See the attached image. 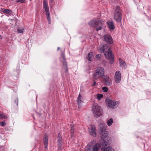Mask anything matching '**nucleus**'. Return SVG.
<instances>
[{"label": "nucleus", "instance_id": "18", "mask_svg": "<svg viewBox=\"0 0 151 151\" xmlns=\"http://www.w3.org/2000/svg\"><path fill=\"white\" fill-rule=\"evenodd\" d=\"M48 137L47 136L45 137L43 139L45 147L46 148H47L48 145Z\"/></svg>", "mask_w": 151, "mask_h": 151}, {"label": "nucleus", "instance_id": "35", "mask_svg": "<svg viewBox=\"0 0 151 151\" xmlns=\"http://www.w3.org/2000/svg\"><path fill=\"white\" fill-rule=\"evenodd\" d=\"M93 81H94V82L93 84L92 85V86H96V82L95 81H94V80H93Z\"/></svg>", "mask_w": 151, "mask_h": 151}, {"label": "nucleus", "instance_id": "24", "mask_svg": "<svg viewBox=\"0 0 151 151\" xmlns=\"http://www.w3.org/2000/svg\"><path fill=\"white\" fill-rule=\"evenodd\" d=\"M113 123V119L112 118H110L109 120H108L107 122V125L109 126H110Z\"/></svg>", "mask_w": 151, "mask_h": 151}, {"label": "nucleus", "instance_id": "7", "mask_svg": "<svg viewBox=\"0 0 151 151\" xmlns=\"http://www.w3.org/2000/svg\"><path fill=\"white\" fill-rule=\"evenodd\" d=\"M114 18L117 22H121L122 19L121 10L119 6L116 7L114 11Z\"/></svg>", "mask_w": 151, "mask_h": 151}, {"label": "nucleus", "instance_id": "20", "mask_svg": "<svg viewBox=\"0 0 151 151\" xmlns=\"http://www.w3.org/2000/svg\"><path fill=\"white\" fill-rule=\"evenodd\" d=\"M87 58L89 61H92L94 59V56L92 52H90L88 54Z\"/></svg>", "mask_w": 151, "mask_h": 151}, {"label": "nucleus", "instance_id": "10", "mask_svg": "<svg viewBox=\"0 0 151 151\" xmlns=\"http://www.w3.org/2000/svg\"><path fill=\"white\" fill-rule=\"evenodd\" d=\"M61 59L62 60L63 69L65 70V72H67L68 71L67 63L65 60V55L63 53H62Z\"/></svg>", "mask_w": 151, "mask_h": 151}, {"label": "nucleus", "instance_id": "4", "mask_svg": "<svg viewBox=\"0 0 151 151\" xmlns=\"http://www.w3.org/2000/svg\"><path fill=\"white\" fill-rule=\"evenodd\" d=\"M104 74V68L102 67H99L93 74V76L95 79H97L102 78Z\"/></svg>", "mask_w": 151, "mask_h": 151}, {"label": "nucleus", "instance_id": "38", "mask_svg": "<svg viewBox=\"0 0 151 151\" xmlns=\"http://www.w3.org/2000/svg\"><path fill=\"white\" fill-rule=\"evenodd\" d=\"M59 49H60V48L59 47H58V50H59Z\"/></svg>", "mask_w": 151, "mask_h": 151}, {"label": "nucleus", "instance_id": "26", "mask_svg": "<svg viewBox=\"0 0 151 151\" xmlns=\"http://www.w3.org/2000/svg\"><path fill=\"white\" fill-rule=\"evenodd\" d=\"M62 137L59 134L58 137V142H62Z\"/></svg>", "mask_w": 151, "mask_h": 151}, {"label": "nucleus", "instance_id": "21", "mask_svg": "<svg viewBox=\"0 0 151 151\" xmlns=\"http://www.w3.org/2000/svg\"><path fill=\"white\" fill-rule=\"evenodd\" d=\"M119 62L121 66L124 67L126 65L125 62L120 58L119 59Z\"/></svg>", "mask_w": 151, "mask_h": 151}, {"label": "nucleus", "instance_id": "6", "mask_svg": "<svg viewBox=\"0 0 151 151\" xmlns=\"http://www.w3.org/2000/svg\"><path fill=\"white\" fill-rule=\"evenodd\" d=\"M86 147L87 150L89 151H99L101 148V145L99 143L93 144L92 142H90Z\"/></svg>", "mask_w": 151, "mask_h": 151}, {"label": "nucleus", "instance_id": "8", "mask_svg": "<svg viewBox=\"0 0 151 151\" xmlns=\"http://www.w3.org/2000/svg\"><path fill=\"white\" fill-rule=\"evenodd\" d=\"M106 102L108 106L112 108H115L118 105V102L113 100L107 99L106 100Z\"/></svg>", "mask_w": 151, "mask_h": 151}, {"label": "nucleus", "instance_id": "27", "mask_svg": "<svg viewBox=\"0 0 151 151\" xmlns=\"http://www.w3.org/2000/svg\"><path fill=\"white\" fill-rule=\"evenodd\" d=\"M103 97V95L102 94H98L97 95V98L99 100H100Z\"/></svg>", "mask_w": 151, "mask_h": 151}, {"label": "nucleus", "instance_id": "37", "mask_svg": "<svg viewBox=\"0 0 151 151\" xmlns=\"http://www.w3.org/2000/svg\"><path fill=\"white\" fill-rule=\"evenodd\" d=\"M2 37L1 35H0V39H2Z\"/></svg>", "mask_w": 151, "mask_h": 151}, {"label": "nucleus", "instance_id": "17", "mask_svg": "<svg viewBox=\"0 0 151 151\" xmlns=\"http://www.w3.org/2000/svg\"><path fill=\"white\" fill-rule=\"evenodd\" d=\"M107 25L109 28L110 29H114V26L112 21H109L107 22Z\"/></svg>", "mask_w": 151, "mask_h": 151}, {"label": "nucleus", "instance_id": "16", "mask_svg": "<svg viewBox=\"0 0 151 151\" xmlns=\"http://www.w3.org/2000/svg\"><path fill=\"white\" fill-rule=\"evenodd\" d=\"M43 6L46 12H49L48 3L47 1H43Z\"/></svg>", "mask_w": 151, "mask_h": 151}, {"label": "nucleus", "instance_id": "11", "mask_svg": "<svg viewBox=\"0 0 151 151\" xmlns=\"http://www.w3.org/2000/svg\"><path fill=\"white\" fill-rule=\"evenodd\" d=\"M121 75L120 72L117 71L116 72L114 76V80L116 83H119L121 81Z\"/></svg>", "mask_w": 151, "mask_h": 151}, {"label": "nucleus", "instance_id": "30", "mask_svg": "<svg viewBox=\"0 0 151 151\" xmlns=\"http://www.w3.org/2000/svg\"><path fill=\"white\" fill-rule=\"evenodd\" d=\"M101 55L99 54H97L96 56V58L99 60L101 59Z\"/></svg>", "mask_w": 151, "mask_h": 151}, {"label": "nucleus", "instance_id": "9", "mask_svg": "<svg viewBox=\"0 0 151 151\" xmlns=\"http://www.w3.org/2000/svg\"><path fill=\"white\" fill-rule=\"evenodd\" d=\"M107 143L104 142L103 144V147L101 148V151H114V150L107 144Z\"/></svg>", "mask_w": 151, "mask_h": 151}, {"label": "nucleus", "instance_id": "22", "mask_svg": "<svg viewBox=\"0 0 151 151\" xmlns=\"http://www.w3.org/2000/svg\"><path fill=\"white\" fill-rule=\"evenodd\" d=\"M46 15L47 16V19L48 22V23L49 24H50L51 23V20H50V12H46Z\"/></svg>", "mask_w": 151, "mask_h": 151}, {"label": "nucleus", "instance_id": "12", "mask_svg": "<svg viewBox=\"0 0 151 151\" xmlns=\"http://www.w3.org/2000/svg\"><path fill=\"white\" fill-rule=\"evenodd\" d=\"M88 131L90 134L94 137L96 135V127L94 125H91L88 128Z\"/></svg>", "mask_w": 151, "mask_h": 151}, {"label": "nucleus", "instance_id": "19", "mask_svg": "<svg viewBox=\"0 0 151 151\" xmlns=\"http://www.w3.org/2000/svg\"><path fill=\"white\" fill-rule=\"evenodd\" d=\"M1 12L7 14H10L12 13L11 10L8 9H1Z\"/></svg>", "mask_w": 151, "mask_h": 151}, {"label": "nucleus", "instance_id": "31", "mask_svg": "<svg viewBox=\"0 0 151 151\" xmlns=\"http://www.w3.org/2000/svg\"><path fill=\"white\" fill-rule=\"evenodd\" d=\"M59 149H61L62 146V142H58Z\"/></svg>", "mask_w": 151, "mask_h": 151}, {"label": "nucleus", "instance_id": "1", "mask_svg": "<svg viewBox=\"0 0 151 151\" xmlns=\"http://www.w3.org/2000/svg\"><path fill=\"white\" fill-rule=\"evenodd\" d=\"M99 51L100 52H103L106 58L110 60V64L113 63L114 61V55H113L109 45H104L103 47H99Z\"/></svg>", "mask_w": 151, "mask_h": 151}, {"label": "nucleus", "instance_id": "2", "mask_svg": "<svg viewBox=\"0 0 151 151\" xmlns=\"http://www.w3.org/2000/svg\"><path fill=\"white\" fill-rule=\"evenodd\" d=\"M104 23V21L100 19H93L88 23L89 25L92 27H94L97 31L102 29Z\"/></svg>", "mask_w": 151, "mask_h": 151}, {"label": "nucleus", "instance_id": "13", "mask_svg": "<svg viewBox=\"0 0 151 151\" xmlns=\"http://www.w3.org/2000/svg\"><path fill=\"white\" fill-rule=\"evenodd\" d=\"M104 41L108 44H111L113 42L112 37L109 35H105L104 36Z\"/></svg>", "mask_w": 151, "mask_h": 151}, {"label": "nucleus", "instance_id": "23", "mask_svg": "<svg viewBox=\"0 0 151 151\" xmlns=\"http://www.w3.org/2000/svg\"><path fill=\"white\" fill-rule=\"evenodd\" d=\"M71 129L70 130V132L71 133V136H73L75 132V128L73 126H72V124L71 125Z\"/></svg>", "mask_w": 151, "mask_h": 151}, {"label": "nucleus", "instance_id": "3", "mask_svg": "<svg viewBox=\"0 0 151 151\" xmlns=\"http://www.w3.org/2000/svg\"><path fill=\"white\" fill-rule=\"evenodd\" d=\"M92 111L94 116L96 117H100L103 114V111L101 108L96 104H95L93 105Z\"/></svg>", "mask_w": 151, "mask_h": 151}, {"label": "nucleus", "instance_id": "25", "mask_svg": "<svg viewBox=\"0 0 151 151\" xmlns=\"http://www.w3.org/2000/svg\"><path fill=\"white\" fill-rule=\"evenodd\" d=\"M7 117L5 115L0 113V118L2 119H6Z\"/></svg>", "mask_w": 151, "mask_h": 151}, {"label": "nucleus", "instance_id": "15", "mask_svg": "<svg viewBox=\"0 0 151 151\" xmlns=\"http://www.w3.org/2000/svg\"><path fill=\"white\" fill-rule=\"evenodd\" d=\"M77 101L78 104V107H80L81 106L83 103V97L80 94H79L77 98Z\"/></svg>", "mask_w": 151, "mask_h": 151}, {"label": "nucleus", "instance_id": "36", "mask_svg": "<svg viewBox=\"0 0 151 151\" xmlns=\"http://www.w3.org/2000/svg\"><path fill=\"white\" fill-rule=\"evenodd\" d=\"M53 0H49L50 4V3H52L53 1Z\"/></svg>", "mask_w": 151, "mask_h": 151}, {"label": "nucleus", "instance_id": "14", "mask_svg": "<svg viewBox=\"0 0 151 151\" xmlns=\"http://www.w3.org/2000/svg\"><path fill=\"white\" fill-rule=\"evenodd\" d=\"M104 83L106 86H111L112 83V81L110 78L107 76L104 77Z\"/></svg>", "mask_w": 151, "mask_h": 151}, {"label": "nucleus", "instance_id": "34", "mask_svg": "<svg viewBox=\"0 0 151 151\" xmlns=\"http://www.w3.org/2000/svg\"><path fill=\"white\" fill-rule=\"evenodd\" d=\"M15 102L17 106L18 105V98H17L16 100H15Z\"/></svg>", "mask_w": 151, "mask_h": 151}, {"label": "nucleus", "instance_id": "29", "mask_svg": "<svg viewBox=\"0 0 151 151\" xmlns=\"http://www.w3.org/2000/svg\"><path fill=\"white\" fill-rule=\"evenodd\" d=\"M24 29H20L18 28L17 29V31L18 33H23L24 31Z\"/></svg>", "mask_w": 151, "mask_h": 151}, {"label": "nucleus", "instance_id": "5", "mask_svg": "<svg viewBox=\"0 0 151 151\" xmlns=\"http://www.w3.org/2000/svg\"><path fill=\"white\" fill-rule=\"evenodd\" d=\"M106 125L104 123H101L99 127L101 137L103 140L108 136L107 132L106 131Z\"/></svg>", "mask_w": 151, "mask_h": 151}, {"label": "nucleus", "instance_id": "33", "mask_svg": "<svg viewBox=\"0 0 151 151\" xmlns=\"http://www.w3.org/2000/svg\"><path fill=\"white\" fill-rule=\"evenodd\" d=\"M0 124L1 126H4L5 125L6 123L4 121H2L0 122Z\"/></svg>", "mask_w": 151, "mask_h": 151}, {"label": "nucleus", "instance_id": "28", "mask_svg": "<svg viewBox=\"0 0 151 151\" xmlns=\"http://www.w3.org/2000/svg\"><path fill=\"white\" fill-rule=\"evenodd\" d=\"M102 90L104 92H107L108 91V88L106 87H102Z\"/></svg>", "mask_w": 151, "mask_h": 151}, {"label": "nucleus", "instance_id": "32", "mask_svg": "<svg viewBox=\"0 0 151 151\" xmlns=\"http://www.w3.org/2000/svg\"><path fill=\"white\" fill-rule=\"evenodd\" d=\"M16 1L17 2H20L21 3H25L26 2L25 0H17Z\"/></svg>", "mask_w": 151, "mask_h": 151}]
</instances>
